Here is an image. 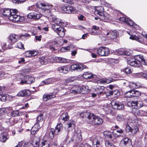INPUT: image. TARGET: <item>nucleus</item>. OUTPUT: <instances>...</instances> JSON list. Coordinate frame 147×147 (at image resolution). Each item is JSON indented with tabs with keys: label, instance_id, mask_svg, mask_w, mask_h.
I'll use <instances>...</instances> for the list:
<instances>
[{
	"label": "nucleus",
	"instance_id": "obj_1",
	"mask_svg": "<svg viewBox=\"0 0 147 147\" xmlns=\"http://www.w3.org/2000/svg\"><path fill=\"white\" fill-rule=\"evenodd\" d=\"M127 63L131 66L136 67L140 66L141 64L147 66V58L144 57L142 55H138L134 58L128 61Z\"/></svg>",
	"mask_w": 147,
	"mask_h": 147
},
{
	"label": "nucleus",
	"instance_id": "obj_2",
	"mask_svg": "<svg viewBox=\"0 0 147 147\" xmlns=\"http://www.w3.org/2000/svg\"><path fill=\"white\" fill-rule=\"evenodd\" d=\"M88 122L94 125H100L103 122V120L100 116L94 115V113H90L88 115Z\"/></svg>",
	"mask_w": 147,
	"mask_h": 147
},
{
	"label": "nucleus",
	"instance_id": "obj_3",
	"mask_svg": "<svg viewBox=\"0 0 147 147\" xmlns=\"http://www.w3.org/2000/svg\"><path fill=\"white\" fill-rule=\"evenodd\" d=\"M30 36V35L28 34H22L20 35L19 36L16 34H11L9 36V39L8 42L11 43V44H13L19 38H21L23 40H26L27 39V37H29Z\"/></svg>",
	"mask_w": 147,
	"mask_h": 147
},
{
	"label": "nucleus",
	"instance_id": "obj_4",
	"mask_svg": "<svg viewBox=\"0 0 147 147\" xmlns=\"http://www.w3.org/2000/svg\"><path fill=\"white\" fill-rule=\"evenodd\" d=\"M61 9L65 13L71 14L76 13L78 11L73 6L69 5L68 4L63 5L61 6Z\"/></svg>",
	"mask_w": 147,
	"mask_h": 147
},
{
	"label": "nucleus",
	"instance_id": "obj_5",
	"mask_svg": "<svg viewBox=\"0 0 147 147\" xmlns=\"http://www.w3.org/2000/svg\"><path fill=\"white\" fill-rule=\"evenodd\" d=\"M52 27L54 31L57 33L59 37H63L65 36L66 30L63 27L52 25Z\"/></svg>",
	"mask_w": 147,
	"mask_h": 147
},
{
	"label": "nucleus",
	"instance_id": "obj_6",
	"mask_svg": "<svg viewBox=\"0 0 147 147\" xmlns=\"http://www.w3.org/2000/svg\"><path fill=\"white\" fill-rule=\"evenodd\" d=\"M35 81V78L30 75L24 76L22 80L20 83L22 84H30Z\"/></svg>",
	"mask_w": 147,
	"mask_h": 147
},
{
	"label": "nucleus",
	"instance_id": "obj_7",
	"mask_svg": "<svg viewBox=\"0 0 147 147\" xmlns=\"http://www.w3.org/2000/svg\"><path fill=\"white\" fill-rule=\"evenodd\" d=\"M111 105L112 108L115 109L123 110L124 108L123 104L117 100H113L111 102Z\"/></svg>",
	"mask_w": 147,
	"mask_h": 147
},
{
	"label": "nucleus",
	"instance_id": "obj_8",
	"mask_svg": "<svg viewBox=\"0 0 147 147\" xmlns=\"http://www.w3.org/2000/svg\"><path fill=\"white\" fill-rule=\"evenodd\" d=\"M55 129L56 130V131H57V134H59L62 133L64 134V135L65 137L67 136V132L65 130H63V126L62 123H57Z\"/></svg>",
	"mask_w": 147,
	"mask_h": 147
},
{
	"label": "nucleus",
	"instance_id": "obj_9",
	"mask_svg": "<svg viewBox=\"0 0 147 147\" xmlns=\"http://www.w3.org/2000/svg\"><path fill=\"white\" fill-rule=\"evenodd\" d=\"M97 53L101 56H106L110 53V51L108 48L102 47L97 50Z\"/></svg>",
	"mask_w": 147,
	"mask_h": 147
},
{
	"label": "nucleus",
	"instance_id": "obj_10",
	"mask_svg": "<svg viewBox=\"0 0 147 147\" xmlns=\"http://www.w3.org/2000/svg\"><path fill=\"white\" fill-rule=\"evenodd\" d=\"M9 19L11 21L16 22H23L24 20L23 16H21L16 14L11 15L9 17Z\"/></svg>",
	"mask_w": 147,
	"mask_h": 147
},
{
	"label": "nucleus",
	"instance_id": "obj_11",
	"mask_svg": "<svg viewBox=\"0 0 147 147\" xmlns=\"http://www.w3.org/2000/svg\"><path fill=\"white\" fill-rule=\"evenodd\" d=\"M40 5L41 7H41L40 8V9L43 10L45 11H47L48 12L50 13L51 11L50 9L52 7V5L51 4L47 2H43L40 3Z\"/></svg>",
	"mask_w": 147,
	"mask_h": 147
},
{
	"label": "nucleus",
	"instance_id": "obj_12",
	"mask_svg": "<svg viewBox=\"0 0 147 147\" xmlns=\"http://www.w3.org/2000/svg\"><path fill=\"white\" fill-rule=\"evenodd\" d=\"M31 94L30 90L28 89H24L20 91L16 96L18 97H24L29 96Z\"/></svg>",
	"mask_w": 147,
	"mask_h": 147
},
{
	"label": "nucleus",
	"instance_id": "obj_13",
	"mask_svg": "<svg viewBox=\"0 0 147 147\" xmlns=\"http://www.w3.org/2000/svg\"><path fill=\"white\" fill-rule=\"evenodd\" d=\"M105 87L103 86H98L95 88V90L97 94L100 95H107L106 92L104 91Z\"/></svg>",
	"mask_w": 147,
	"mask_h": 147
},
{
	"label": "nucleus",
	"instance_id": "obj_14",
	"mask_svg": "<svg viewBox=\"0 0 147 147\" xmlns=\"http://www.w3.org/2000/svg\"><path fill=\"white\" fill-rule=\"evenodd\" d=\"M40 127L39 122H37L31 129V134L32 135L35 136L38 132Z\"/></svg>",
	"mask_w": 147,
	"mask_h": 147
},
{
	"label": "nucleus",
	"instance_id": "obj_15",
	"mask_svg": "<svg viewBox=\"0 0 147 147\" xmlns=\"http://www.w3.org/2000/svg\"><path fill=\"white\" fill-rule=\"evenodd\" d=\"M83 78L85 79H96L97 78L96 75L92 74L90 72H85L83 75Z\"/></svg>",
	"mask_w": 147,
	"mask_h": 147
},
{
	"label": "nucleus",
	"instance_id": "obj_16",
	"mask_svg": "<svg viewBox=\"0 0 147 147\" xmlns=\"http://www.w3.org/2000/svg\"><path fill=\"white\" fill-rule=\"evenodd\" d=\"M27 17L29 19H31L35 20H39L41 17L40 14L34 13H30L27 16Z\"/></svg>",
	"mask_w": 147,
	"mask_h": 147
},
{
	"label": "nucleus",
	"instance_id": "obj_17",
	"mask_svg": "<svg viewBox=\"0 0 147 147\" xmlns=\"http://www.w3.org/2000/svg\"><path fill=\"white\" fill-rule=\"evenodd\" d=\"M119 20L125 23L127 25L130 26H132L134 25V24H134V22L133 21L125 17H121L119 18Z\"/></svg>",
	"mask_w": 147,
	"mask_h": 147
},
{
	"label": "nucleus",
	"instance_id": "obj_18",
	"mask_svg": "<svg viewBox=\"0 0 147 147\" xmlns=\"http://www.w3.org/2000/svg\"><path fill=\"white\" fill-rule=\"evenodd\" d=\"M117 52L118 54L121 55L129 56L131 55V53L130 52L123 48L118 49L117 51Z\"/></svg>",
	"mask_w": 147,
	"mask_h": 147
},
{
	"label": "nucleus",
	"instance_id": "obj_19",
	"mask_svg": "<svg viewBox=\"0 0 147 147\" xmlns=\"http://www.w3.org/2000/svg\"><path fill=\"white\" fill-rule=\"evenodd\" d=\"M104 10V9L102 7H98L97 8L95 9L94 13L95 15H97V16L98 17L102 15H103Z\"/></svg>",
	"mask_w": 147,
	"mask_h": 147
},
{
	"label": "nucleus",
	"instance_id": "obj_20",
	"mask_svg": "<svg viewBox=\"0 0 147 147\" xmlns=\"http://www.w3.org/2000/svg\"><path fill=\"white\" fill-rule=\"evenodd\" d=\"M121 142L127 147L130 146L131 145V141L128 138H125L122 140Z\"/></svg>",
	"mask_w": 147,
	"mask_h": 147
},
{
	"label": "nucleus",
	"instance_id": "obj_21",
	"mask_svg": "<svg viewBox=\"0 0 147 147\" xmlns=\"http://www.w3.org/2000/svg\"><path fill=\"white\" fill-rule=\"evenodd\" d=\"M71 70L77 71H81V67L80 64L76 63L71 65L70 66Z\"/></svg>",
	"mask_w": 147,
	"mask_h": 147
},
{
	"label": "nucleus",
	"instance_id": "obj_22",
	"mask_svg": "<svg viewBox=\"0 0 147 147\" xmlns=\"http://www.w3.org/2000/svg\"><path fill=\"white\" fill-rule=\"evenodd\" d=\"M71 139L72 141L75 140L76 142H78L82 140L81 134H80L75 133Z\"/></svg>",
	"mask_w": 147,
	"mask_h": 147
},
{
	"label": "nucleus",
	"instance_id": "obj_23",
	"mask_svg": "<svg viewBox=\"0 0 147 147\" xmlns=\"http://www.w3.org/2000/svg\"><path fill=\"white\" fill-rule=\"evenodd\" d=\"M129 38L132 40H135L140 43H142L144 41L143 38L140 36H136V35H131Z\"/></svg>",
	"mask_w": 147,
	"mask_h": 147
},
{
	"label": "nucleus",
	"instance_id": "obj_24",
	"mask_svg": "<svg viewBox=\"0 0 147 147\" xmlns=\"http://www.w3.org/2000/svg\"><path fill=\"white\" fill-rule=\"evenodd\" d=\"M106 35L112 39H115L117 36V32L115 30L107 32Z\"/></svg>",
	"mask_w": 147,
	"mask_h": 147
},
{
	"label": "nucleus",
	"instance_id": "obj_25",
	"mask_svg": "<svg viewBox=\"0 0 147 147\" xmlns=\"http://www.w3.org/2000/svg\"><path fill=\"white\" fill-rule=\"evenodd\" d=\"M108 93H109V96H110L114 95L115 96V97L119 96L120 94V91L117 89L113 90H110L109 91Z\"/></svg>",
	"mask_w": 147,
	"mask_h": 147
},
{
	"label": "nucleus",
	"instance_id": "obj_26",
	"mask_svg": "<svg viewBox=\"0 0 147 147\" xmlns=\"http://www.w3.org/2000/svg\"><path fill=\"white\" fill-rule=\"evenodd\" d=\"M55 97V95L51 93L50 94H44L43 96V98L44 101H47L48 100L53 98Z\"/></svg>",
	"mask_w": 147,
	"mask_h": 147
},
{
	"label": "nucleus",
	"instance_id": "obj_27",
	"mask_svg": "<svg viewBox=\"0 0 147 147\" xmlns=\"http://www.w3.org/2000/svg\"><path fill=\"white\" fill-rule=\"evenodd\" d=\"M7 134L6 132L1 133L0 134V141L3 142H5L8 139L7 136Z\"/></svg>",
	"mask_w": 147,
	"mask_h": 147
},
{
	"label": "nucleus",
	"instance_id": "obj_28",
	"mask_svg": "<svg viewBox=\"0 0 147 147\" xmlns=\"http://www.w3.org/2000/svg\"><path fill=\"white\" fill-rule=\"evenodd\" d=\"M103 134L106 138L113 140L112 132L109 131H105L104 132Z\"/></svg>",
	"mask_w": 147,
	"mask_h": 147
},
{
	"label": "nucleus",
	"instance_id": "obj_29",
	"mask_svg": "<svg viewBox=\"0 0 147 147\" xmlns=\"http://www.w3.org/2000/svg\"><path fill=\"white\" fill-rule=\"evenodd\" d=\"M39 61L41 65H45L48 62V59L47 57L43 56L39 58Z\"/></svg>",
	"mask_w": 147,
	"mask_h": 147
},
{
	"label": "nucleus",
	"instance_id": "obj_30",
	"mask_svg": "<svg viewBox=\"0 0 147 147\" xmlns=\"http://www.w3.org/2000/svg\"><path fill=\"white\" fill-rule=\"evenodd\" d=\"M69 68L66 66H62L59 67L58 70L64 74L67 73L68 71Z\"/></svg>",
	"mask_w": 147,
	"mask_h": 147
},
{
	"label": "nucleus",
	"instance_id": "obj_31",
	"mask_svg": "<svg viewBox=\"0 0 147 147\" xmlns=\"http://www.w3.org/2000/svg\"><path fill=\"white\" fill-rule=\"evenodd\" d=\"M56 59L59 61V62L60 63H71L72 61L71 60H69L67 59L64 58L57 57H56Z\"/></svg>",
	"mask_w": 147,
	"mask_h": 147
},
{
	"label": "nucleus",
	"instance_id": "obj_32",
	"mask_svg": "<svg viewBox=\"0 0 147 147\" xmlns=\"http://www.w3.org/2000/svg\"><path fill=\"white\" fill-rule=\"evenodd\" d=\"M41 6H40V4H38V3H36L35 5H33L28 7V9L30 10L33 11H36L38 8L40 9Z\"/></svg>",
	"mask_w": 147,
	"mask_h": 147
},
{
	"label": "nucleus",
	"instance_id": "obj_33",
	"mask_svg": "<svg viewBox=\"0 0 147 147\" xmlns=\"http://www.w3.org/2000/svg\"><path fill=\"white\" fill-rule=\"evenodd\" d=\"M54 24H52V25H55L57 26H64V22H62L61 20L56 19L55 20H54Z\"/></svg>",
	"mask_w": 147,
	"mask_h": 147
},
{
	"label": "nucleus",
	"instance_id": "obj_34",
	"mask_svg": "<svg viewBox=\"0 0 147 147\" xmlns=\"http://www.w3.org/2000/svg\"><path fill=\"white\" fill-rule=\"evenodd\" d=\"M7 43H3L2 44V48L3 50H5L6 49L8 48V49H11L12 48V47H11V45L12 44H11V43L8 42L9 39V37L8 38Z\"/></svg>",
	"mask_w": 147,
	"mask_h": 147
},
{
	"label": "nucleus",
	"instance_id": "obj_35",
	"mask_svg": "<svg viewBox=\"0 0 147 147\" xmlns=\"http://www.w3.org/2000/svg\"><path fill=\"white\" fill-rule=\"evenodd\" d=\"M3 14L5 17H8L9 18L11 15L10 9L7 8H5L3 11Z\"/></svg>",
	"mask_w": 147,
	"mask_h": 147
},
{
	"label": "nucleus",
	"instance_id": "obj_36",
	"mask_svg": "<svg viewBox=\"0 0 147 147\" xmlns=\"http://www.w3.org/2000/svg\"><path fill=\"white\" fill-rule=\"evenodd\" d=\"M56 81V79L54 78H48L45 80L42 81L45 84H48L52 83Z\"/></svg>",
	"mask_w": 147,
	"mask_h": 147
},
{
	"label": "nucleus",
	"instance_id": "obj_37",
	"mask_svg": "<svg viewBox=\"0 0 147 147\" xmlns=\"http://www.w3.org/2000/svg\"><path fill=\"white\" fill-rule=\"evenodd\" d=\"M98 18L100 20L105 22H108L109 20V16L107 14H105L103 13V15H102V16L99 17Z\"/></svg>",
	"mask_w": 147,
	"mask_h": 147
},
{
	"label": "nucleus",
	"instance_id": "obj_38",
	"mask_svg": "<svg viewBox=\"0 0 147 147\" xmlns=\"http://www.w3.org/2000/svg\"><path fill=\"white\" fill-rule=\"evenodd\" d=\"M69 117L68 113H66L62 114L59 119L60 120L62 119L65 121H68L69 119Z\"/></svg>",
	"mask_w": 147,
	"mask_h": 147
},
{
	"label": "nucleus",
	"instance_id": "obj_39",
	"mask_svg": "<svg viewBox=\"0 0 147 147\" xmlns=\"http://www.w3.org/2000/svg\"><path fill=\"white\" fill-rule=\"evenodd\" d=\"M22 113L19 112L18 110L16 111H11L10 113V115L12 117L19 116L21 115Z\"/></svg>",
	"mask_w": 147,
	"mask_h": 147
},
{
	"label": "nucleus",
	"instance_id": "obj_40",
	"mask_svg": "<svg viewBox=\"0 0 147 147\" xmlns=\"http://www.w3.org/2000/svg\"><path fill=\"white\" fill-rule=\"evenodd\" d=\"M140 86V84L138 82L136 83H132L129 85V86L131 89H134L138 88Z\"/></svg>",
	"mask_w": 147,
	"mask_h": 147
},
{
	"label": "nucleus",
	"instance_id": "obj_41",
	"mask_svg": "<svg viewBox=\"0 0 147 147\" xmlns=\"http://www.w3.org/2000/svg\"><path fill=\"white\" fill-rule=\"evenodd\" d=\"M136 101H132V102H128L127 103V105L129 107H131L132 109L133 108H136Z\"/></svg>",
	"mask_w": 147,
	"mask_h": 147
},
{
	"label": "nucleus",
	"instance_id": "obj_42",
	"mask_svg": "<svg viewBox=\"0 0 147 147\" xmlns=\"http://www.w3.org/2000/svg\"><path fill=\"white\" fill-rule=\"evenodd\" d=\"M132 127H130L128 124L125 125V133H128L129 135H131V132Z\"/></svg>",
	"mask_w": 147,
	"mask_h": 147
},
{
	"label": "nucleus",
	"instance_id": "obj_43",
	"mask_svg": "<svg viewBox=\"0 0 147 147\" xmlns=\"http://www.w3.org/2000/svg\"><path fill=\"white\" fill-rule=\"evenodd\" d=\"M132 96L133 97H138L140 96L141 93L140 91L135 90L134 89H132Z\"/></svg>",
	"mask_w": 147,
	"mask_h": 147
},
{
	"label": "nucleus",
	"instance_id": "obj_44",
	"mask_svg": "<svg viewBox=\"0 0 147 147\" xmlns=\"http://www.w3.org/2000/svg\"><path fill=\"white\" fill-rule=\"evenodd\" d=\"M5 108H1L0 109V119L5 118Z\"/></svg>",
	"mask_w": 147,
	"mask_h": 147
},
{
	"label": "nucleus",
	"instance_id": "obj_45",
	"mask_svg": "<svg viewBox=\"0 0 147 147\" xmlns=\"http://www.w3.org/2000/svg\"><path fill=\"white\" fill-rule=\"evenodd\" d=\"M38 140L37 141H35L34 140H33L32 142V145L34 147H40L39 141L40 140V138H37Z\"/></svg>",
	"mask_w": 147,
	"mask_h": 147
},
{
	"label": "nucleus",
	"instance_id": "obj_46",
	"mask_svg": "<svg viewBox=\"0 0 147 147\" xmlns=\"http://www.w3.org/2000/svg\"><path fill=\"white\" fill-rule=\"evenodd\" d=\"M9 96L6 95L2 94L0 95V100L2 102L5 101L9 98Z\"/></svg>",
	"mask_w": 147,
	"mask_h": 147
},
{
	"label": "nucleus",
	"instance_id": "obj_47",
	"mask_svg": "<svg viewBox=\"0 0 147 147\" xmlns=\"http://www.w3.org/2000/svg\"><path fill=\"white\" fill-rule=\"evenodd\" d=\"M105 145L106 147H117L113 143L108 141H105Z\"/></svg>",
	"mask_w": 147,
	"mask_h": 147
},
{
	"label": "nucleus",
	"instance_id": "obj_48",
	"mask_svg": "<svg viewBox=\"0 0 147 147\" xmlns=\"http://www.w3.org/2000/svg\"><path fill=\"white\" fill-rule=\"evenodd\" d=\"M94 147H102V144L98 140L94 141L92 143Z\"/></svg>",
	"mask_w": 147,
	"mask_h": 147
},
{
	"label": "nucleus",
	"instance_id": "obj_49",
	"mask_svg": "<svg viewBox=\"0 0 147 147\" xmlns=\"http://www.w3.org/2000/svg\"><path fill=\"white\" fill-rule=\"evenodd\" d=\"M132 92V90L126 92L124 94V96L128 98L133 97Z\"/></svg>",
	"mask_w": 147,
	"mask_h": 147
},
{
	"label": "nucleus",
	"instance_id": "obj_50",
	"mask_svg": "<svg viewBox=\"0 0 147 147\" xmlns=\"http://www.w3.org/2000/svg\"><path fill=\"white\" fill-rule=\"evenodd\" d=\"M71 46L62 47L60 49L61 51L62 52H66L70 50V48L71 47Z\"/></svg>",
	"mask_w": 147,
	"mask_h": 147
},
{
	"label": "nucleus",
	"instance_id": "obj_51",
	"mask_svg": "<svg viewBox=\"0 0 147 147\" xmlns=\"http://www.w3.org/2000/svg\"><path fill=\"white\" fill-rule=\"evenodd\" d=\"M140 110L136 108H133V109H132L131 112L135 115H138Z\"/></svg>",
	"mask_w": 147,
	"mask_h": 147
},
{
	"label": "nucleus",
	"instance_id": "obj_52",
	"mask_svg": "<svg viewBox=\"0 0 147 147\" xmlns=\"http://www.w3.org/2000/svg\"><path fill=\"white\" fill-rule=\"evenodd\" d=\"M90 33L92 35H98L100 34L101 31L100 30H92Z\"/></svg>",
	"mask_w": 147,
	"mask_h": 147
},
{
	"label": "nucleus",
	"instance_id": "obj_53",
	"mask_svg": "<svg viewBox=\"0 0 147 147\" xmlns=\"http://www.w3.org/2000/svg\"><path fill=\"white\" fill-rule=\"evenodd\" d=\"M90 33L92 35H98L100 34L101 31L100 30H92Z\"/></svg>",
	"mask_w": 147,
	"mask_h": 147
},
{
	"label": "nucleus",
	"instance_id": "obj_54",
	"mask_svg": "<svg viewBox=\"0 0 147 147\" xmlns=\"http://www.w3.org/2000/svg\"><path fill=\"white\" fill-rule=\"evenodd\" d=\"M138 130V128L137 126H132V134H134L136 133Z\"/></svg>",
	"mask_w": 147,
	"mask_h": 147
},
{
	"label": "nucleus",
	"instance_id": "obj_55",
	"mask_svg": "<svg viewBox=\"0 0 147 147\" xmlns=\"http://www.w3.org/2000/svg\"><path fill=\"white\" fill-rule=\"evenodd\" d=\"M85 87H82L80 86L78 88L76 92L77 93H82V94H84V92H85Z\"/></svg>",
	"mask_w": 147,
	"mask_h": 147
},
{
	"label": "nucleus",
	"instance_id": "obj_56",
	"mask_svg": "<svg viewBox=\"0 0 147 147\" xmlns=\"http://www.w3.org/2000/svg\"><path fill=\"white\" fill-rule=\"evenodd\" d=\"M37 122H39L40 121H42L43 120V114L42 113L40 114L37 117Z\"/></svg>",
	"mask_w": 147,
	"mask_h": 147
},
{
	"label": "nucleus",
	"instance_id": "obj_57",
	"mask_svg": "<svg viewBox=\"0 0 147 147\" xmlns=\"http://www.w3.org/2000/svg\"><path fill=\"white\" fill-rule=\"evenodd\" d=\"M26 0H12V1L13 3H23Z\"/></svg>",
	"mask_w": 147,
	"mask_h": 147
},
{
	"label": "nucleus",
	"instance_id": "obj_58",
	"mask_svg": "<svg viewBox=\"0 0 147 147\" xmlns=\"http://www.w3.org/2000/svg\"><path fill=\"white\" fill-rule=\"evenodd\" d=\"M124 70L125 72L127 74H130L131 73V69L129 66H128L125 68Z\"/></svg>",
	"mask_w": 147,
	"mask_h": 147
},
{
	"label": "nucleus",
	"instance_id": "obj_59",
	"mask_svg": "<svg viewBox=\"0 0 147 147\" xmlns=\"http://www.w3.org/2000/svg\"><path fill=\"white\" fill-rule=\"evenodd\" d=\"M136 108H141L143 106V103L140 101H136Z\"/></svg>",
	"mask_w": 147,
	"mask_h": 147
},
{
	"label": "nucleus",
	"instance_id": "obj_60",
	"mask_svg": "<svg viewBox=\"0 0 147 147\" xmlns=\"http://www.w3.org/2000/svg\"><path fill=\"white\" fill-rule=\"evenodd\" d=\"M89 113H88L87 112H84L83 113H80V115L81 117H82V118H84L85 117H87L88 118V115L89 114Z\"/></svg>",
	"mask_w": 147,
	"mask_h": 147
},
{
	"label": "nucleus",
	"instance_id": "obj_61",
	"mask_svg": "<svg viewBox=\"0 0 147 147\" xmlns=\"http://www.w3.org/2000/svg\"><path fill=\"white\" fill-rule=\"evenodd\" d=\"M17 47L20 49H25L24 45L21 42H19L18 43Z\"/></svg>",
	"mask_w": 147,
	"mask_h": 147
},
{
	"label": "nucleus",
	"instance_id": "obj_62",
	"mask_svg": "<svg viewBox=\"0 0 147 147\" xmlns=\"http://www.w3.org/2000/svg\"><path fill=\"white\" fill-rule=\"evenodd\" d=\"M123 115L121 114L118 115L117 117V119L118 121H123Z\"/></svg>",
	"mask_w": 147,
	"mask_h": 147
},
{
	"label": "nucleus",
	"instance_id": "obj_63",
	"mask_svg": "<svg viewBox=\"0 0 147 147\" xmlns=\"http://www.w3.org/2000/svg\"><path fill=\"white\" fill-rule=\"evenodd\" d=\"M32 56H35L38 55V52L36 50L30 51Z\"/></svg>",
	"mask_w": 147,
	"mask_h": 147
},
{
	"label": "nucleus",
	"instance_id": "obj_64",
	"mask_svg": "<svg viewBox=\"0 0 147 147\" xmlns=\"http://www.w3.org/2000/svg\"><path fill=\"white\" fill-rule=\"evenodd\" d=\"M146 112L144 111L140 110L138 115L141 116H146Z\"/></svg>",
	"mask_w": 147,
	"mask_h": 147
}]
</instances>
